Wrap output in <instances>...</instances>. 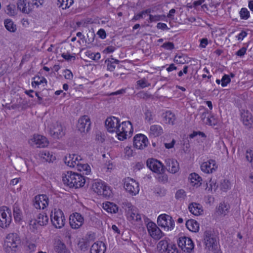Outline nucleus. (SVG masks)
I'll return each mask as SVG.
<instances>
[{"mask_svg": "<svg viewBox=\"0 0 253 253\" xmlns=\"http://www.w3.org/2000/svg\"><path fill=\"white\" fill-rule=\"evenodd\" d=\"M230 209L228 204L225 202L220 203L215 208V215L219 217H225L229 213Z\"/></svg>", "mask_w": 253, "mask_h": 253, "instance_id": "obj_21", "label": "nucleus"}, {"mask_svg": "<svg viewBox=\"0 0 253 253\" xmlns=\"http://www.w3.org/2000/svg\"><path fill=\"white\" fill-rule=\"evenodd\" d=\"M18 10L24 14H28L32 11L29 0H18L16 3Z\"/></svg>", "mask_w": 253, "mask_h": 253, "instance_id": "obj_23", "label": "nucleus"}, {"mask_svg": "<svg viewBox=\"0 0 253 253\" xmlns=\"http://www.w3.org/2000/svg\"><path fill=\"white\" fill-rule=\"evenodd\" d=\"M36 218L38 224L41 226L46 225L48 222V216L45 213H39Z\"/></svg>", "mask_w": 253, "mask_h": 253, "instance_id": "obj_41", "label": "nucleus"}, {"mask_svg": "<svg viewBox=\"0 0 253 253\" xmlns=\"http://www.w3.org/2000/svg\"><path fill=\"white\" fill-rule=\"evenodd\" d=\"M13 215L15 222H20L23 219V213L21 210L17 206L13 208Z\"/></svg>", "mask_w": 253, "mask_h": 253, "instance_id": "obj_42", "label": "nucleus"}, {"mask_svg": "<svg viewBox=\"0 0 253 253\" xmlns=\"http://www.w3.org/2000/svg\"><path fill=\"white\" fill-rule=\"evenodd\" d=\"M55 250L58 253H68V249L65 245L61 241H58L55 246Z\"/></svg>", "mask_w": 253, "mask_h": 253, "instance_id": "obj_45", "label": "nucleus"}, {"mask_svg": "<svg viewBox=\"0 0 253 253\" xmlns=\"http://www.w3.org/2000/svg\"><path fill=\"white\" fill-rule=\"evenodd\" d=\"M246 159L253 167V151L251 149H247L246 152Z\"/></svg>", "mask_w": 253, "mask_h": 253, "instance_id": "obj_51", "label": "nucleus"}, {"mask_svg": "<svg viewBox=\"0 0 253 253\" xmlns=\"http://www.w3.org/2000/svg\"><path fill=\"white\" fill-rule=\"evenodd\" d=\"M124 157L129 158L133 156V150L130 146H126L124 150Z\"/></svg>", "mask_w": 253, "mask_h": 253, "instance_id": "obj_52", "label": "nucleus"}, {"mask_svg": "<svg viewBox=\"0 0 253 253\" xmlns=\"http://www.w3.org/2000/svg\"><path fill=\"white\" fill-rule=\"evenodd\" d=\"M119 60L111 58L105 60V63L107 65V70L110 71H113L116 66V65L119 63Z\"/></svg>", "mask_w": 253, "mask_h": 253, "instance_id": "obj_40", "label": "nucleus"}, {"mask_svg": "<svg viewBox=\"0 0 253 253\" xmlns=\"http://www.w3.org/2000/svg\"><path fill=\"white\" fill-rule=\"evenodd\" d=\"M200 43L199 45V47L202 48H205L207 45L208 44V40L207 38H203L200 41Z\"/></svg>", "mask_w": 253, "mask_h": 253, "instance_id": "obj_60", "label": "nucleus"}, {"mask_svg": "<svg viewBox=\"0 0 253 253\" xmlns=\"http://www.w3.org/2000/svg\"><path fill=\"white\" fill-rule=\"evenodd\" d=\"M163 133L162 127L158 125H153L150 126L149 130V135L151 137H157Z\"/></svg>", "mask_w": 253, "mask_h": 253, "instance_id": "obj_31", "label": "nucleus"}, {"mask_svg": "<svg viewBox=\"0 0 253 253\" xmlns=\"http://www.w3.org/2000/svg\"><path fill=\"white\" fill-rule=\"evenodd\" d=\"M64 76L65 79L71 80L73 79V75L70 70L67 69L64 71Z\"/></svg>", "mask_w": 253, "mask_h": 253, "instance_id": "obj_58", "label": "nucleus"}, {"mask_svg": "<svg viewBox=\"0 0 253 253\" xmlns=\"http://www.w3.org/2000/svg\"><path fill=\"white\" fill-rule=\"evenodd\" d=\"M124 188L126 191L131 196L136 195L140 190L138 182L130 177L124 179Z\"/></svg>", "mask_w": 253, "mask_h": 253, "instance_id": "obj_10", "label": "nucleus"}, {"mask_svg": "<svg viewBox=\"0 0 253 253\" xmlns=\"http://www.w3.org/2000/svg\"><path fill=\"white\" fill-rule=\"evenodd\" d=\"M241 118L243 124L248 127H250L253 124V118L252 114L248 111H244L242 113Z\"/></svg>", "mask_w": 253, "mask_h": 253, "instance_id": "obj_32", "label": "nucleus"}, {"mask_svg": "<svg viewBox=\"0 0 253 253\" xmlns=\"http://www.w3.org/2000/svg\"><path fill=\"white\" fill-rule=\"evenodd\" d=\"M76 168L78 170L86 175L89 174L91 172V168L90 166L86 163H82L81 162H80Z\"/></svg>", "mask_w": 253, "mask_h": 253, "instance_id": "obj_39", "label": "nucleus"}, {"mask_svg": "<svg viewBox=\"0 0 253 253\" xmlns=\"http://www.w3.org/2000/svg\"><path fill=\"white\" fill-rule=\"evenodd\" d=\"M48 205V198L45 195H39L35 197L34 206L37 209H44Z\"/></svg>", "mask_w": 253, "mask_h": 253, "instance_id": "obj_22", "label": "nucleus"}, {"mask_svg": "<svg viewBox=\"0 0 253 253\" xmlns=\"http://www.w3.org/2000/svg\"><path fill=\"white\" fill-rule=\"evenodd\" d=\"M151 10L150 9L143 11L135 15L133 18V20L136 21L141 18H145L146 16H148V14H149Z\"/></svg>", "mask_w": 253, "mask_h": 253, "instance_id": "obj_47", "label": "nucleus"}, {"mask_svg": "<svg viewBox=\"0 0 253 253\" xmlns=\"http://www.w3.org/2000/svg\"><path fill=\"white\" fill-rule=\"evenodd\" d=\"M206 248L209 251H213L217 248V242L212 236L207 235L205 238Z\"/></svg>", "mask_w": 253, "mask_h": 253, "instance_id": "obj_28", "label": "nucleus"}, {"mask_svg": "<svg viewBox=\"0 0 253 253\" xmlns=\"http://www.w3.org/2000/svg\"><path fill=\"white\" fill-rule=\"evenodd\" d=\"M146 165L151 171L158 175H161V177H159L160 181L165 182L168 180L167 175L164 174V166L161 161L156 159L149 158L147 160Z\"/></svg>", "mask_w": 253, "mask_h": 253, "instance_id": "obj_3", "label": "nucleus"}, {"mask_svg": "<svg viewBox=\"0 0 253 253\" xmlns=\"http://www.w3.org/2000/svg\"><path fill=\"white\" fill-rule=\"evenodd\" d=\"M133 128L130 121H124L120 123L116 137L118 140L124 141L132 135Z\"/></svg>", "mask_w": 253, "mask_h": 253, "instance_id": "obj_4", "label": "nucleus"}, {"mask_svg": "<svg viewBox=\"0 0 253 253\" xmlns=\"http://www.w3.org/2000/svg\"><path fill=\"white\" fill-rule=\"evenodd\" d=\"M92 189L97 195L104 197H110L112 194L111 187L101 180H95L92 185Z\"/></svg>", "mask_w": 253, "mask_h": 253, "instance_id": "obj_5", "label": "nucleus"}, {"mask_svg": "<svg viewBox=\"0 0 253 253\" xmlns=\"http://www.w3.org/2000/svg\"><path fill=\"white\" fill-rule=\"evenodd\" d=\"M62 57L67 61L75 60L76 59L75 56L74 55H71L68 53H64L62 54Z\"/></svg>", "mask_w": 253, "mask_h": 253, "instance_id": "obj_56", "label": "nucleus"}, {"mask_svg": "<svg viewBox=\"0 0 253 253\" xmlns=\"http://www.w3.org/2000/svg\"><path fill=\"white\" fill-rule=\"evenodd\" d=\"M45 127L49 133L55 138H59L64 135L62 126L55 120H50L46 121Z\"/></svg>", "mask_w": 253, "mask_h": 253, "instance_id": "obj_7", "label": "nucleus"}, {"mask_svg": "<svg viewBox=\"0 0 253 253\" xmlns=\"http://www.w3.org/2000/svg\"><path fill=\"white\" fill-rule=\"evenodd\" d=\"M231 187V183L228 180L223 179L221 181L219 185V188L221 191L226 192L229 190Z\"/></svg>", "mask_w": 253, "mask_h": 253, "instance_id": "obj_44", "label": "nucleus"}, {"mask_svg": "<svg viewBox=\"0 0 253 253\" xmlns=\"http://www.w3.org/2000/svg\"><path fill=\"white\" fill-rule=\"evenodd\" d=\"M106 246L102 241L95 242L90 248V253H105Z\"/></svg>", "mask_w": 253, "mask_h": 253, "instance_id": "obj_29", "label": "nucleus"}, {"mask_svg": "<svg viewBox=\"0 0 253 253\" xmlns=\"http://www.w3.org/2000/svg\"><path fill=\"white\" fill-rule=\"evenodd\" d=\"M166 162L168 168V170L170 173H175L179 170V164L176 160L173 159H168L166 160Z\"/></svg>", "mask_w": 253, "mask_h": 253, "instance_id": "obj_25", "label": "nucleus"}, {"mask_svg": "<svg viewBox=\"0 0 253 253\" xmlns=\"http://www.w3.org/2000/svg\"><path fill=\"white\" fill-rule=\"evenodd\" d=\"M62 179L64 184L70 188H79L83 187L85 183L84 176L71 171L63 173Z\"/></svg>", "mask_w": 253, "mask_h": 253, "instance_id": "obj_1", "label": "nucleus"}, {"mask_svg": "<svg viewBox=\"0 0 253 253\" xmlns=\"http://www.w3.org/2000/svg\"><path fill=\"white\" fill-rule=\"evenodd\" d=\"M102 208L109 213H116L119 210V207L116 204L108 201L102 204Z\"/></svg>", "mask_w": 253, "mask_h": 253, "instance_id": "obj_30", "label": "nucleus"}, {"mask_svg": "<svg viewBox=\"0 0 253 253\" xmlns=\"http://www.w3.org/2000/svg\"><path fill=\"white\" fill-rule=\"evenodd\" d=\"M163 121L167 124L173 125L176 120L175 115L170 111H167L163 114Z\"/></svg>", "mask_w": 253, "mask_h": 253, "instance_id": "obj_34", "label": "nucleus"}, {"mask_svg": "<svg viewBox=\"0 0 253 253\" xmlns=\"http://www.w3.org/2000/svg\"><path fill=\"white\" fill-rule=\"evenodd\" d=\"M38 155L43 162L52 163L56 160L54 154L48 150H42L40 151Z\"/></svg>", "mask_w": 253, "mask_h": 253, "instance_id": "obj_24", "label": "nucleus"}, {"mask_svg": "<svg viewBox=\"0 0 253 253\" xmlns=\"http://www.w3.org/2000/svg\"><path fill=\"white\" fill-rule=\"evenodd\" d=\"M178 245L184 252L190 253L194 248L192 240L189 237L182 236L179 238Z\"/></svg>", "mask_w": 253, "mask_h": 253, "instance_id": "obj_16", "label": "nucleus"}, {"mask_svg": "<svg viewBox=\"0 0 253 253\" xmlns=\"http://www.w3.org/2000/svg\"><path fill=\"white\" fill-rule=\"evenodd\" d=\"M146 228L149 235L154 240H159L165 235L157 224L153 221H149L147 223Z\"/></svg>", "mask_w": 253, "mask_h": 253, "instance_id": "obj_14", "label": "nucleus"}, {"mask_svg": "<svg viewBox=\"0 0 253 253\" xmlns=\"http://www.w3.org/2000/svg\"><path fill=\"white\" fill-rule=\"evenodd\" d=\"M32 4L38 7L42 5L44 2V0H31Z\"/></svg>", "mask_w": 253, "mask_h": 253, "instance_id": "obj_62", "label": "nucleus"}, {"mask_svg": "<svg viewBox=\"0 0 253 253\" xmlns=\"http://www.w3.org/2000/svg\"><path fill=\"white\" fill-rule=\"evenodd\" d=\"M157 28L158 29H161L162 30H169V28L168 27V26L165 23H158L157 25Z\"/></svg>", "mask_w": 253, "mask_h": 253, "instance_id": "obj_61", "label": "nucleus"}, {"mask_svg": "<svg viewBox=\"0 0 253 253\" xmlns=\"http://www.w3.org/2000/svg\"><path fill=\"white\" fill-rule=\"evenodd\" d=\"M221 86L222 87H225L228 84H229L231 82V79L229 77V76L227 75H224L221 80Z\"/></svg>", "mask_w": 253, "mask_h": 253, "instance_id": "obj_54", "label": "nucleus"}, {"mask_svg": "<svg viewBox=\"0 0 253 253\" xmlns=\"http://www.w3.org/2000/svg\"><path fill=\"white\" fill-rule=\"evenodd\" d=\"M162 47L167 50H171L174 48V46L172 42H167L164 43L163 44Z\"/></svg>", "mask_w": 253, "mask_h": 253, "instance_id": "obj_59", "label": "nucleus"}, {"mask_svg": "<svg viewBox=\"0 0 253 253\" xmlns=\"http://www.w3.org/2000/svg\"><path fill=\"white\" fill-rule=\"evenodd\" d=\"M40 225L38 224L37 218L32 219L30 222V227L33 230L37 229Z\"/></svg>", "mask_w": 253, "mask_h": 253, "instance_id": "obj_57", "label": "nucleus"}, {"mask_svg": "<svg viewBox=\"0 0 253 253\" xmlns=\"http://www.w3.org/2000/svg\"><path fill=\"white\" fill-rule=\"evenodd\" d=\"M90 124V120L89 117L84 115L79 118L77 127L81 132L85 133L89 130Z\"/></svg>", "mask_w": 253, "mask_h": 253, "instance_id": "obj_19", "label": "nucleus"}, {"mask_svg": "<svg viewBox=\"0 0 253 253\" xmlns=\"http://www.w3.org/2000/svg\"><path fill=\"white\" fill-rule=\"evenodd\" d=\"M149 19L150 22H157L161 20H165L166 16L165 15H152L148 14Z\"/></svg>", "mask_w": 253, "mask_h": 253, "instance_id": "obj_46", "label": "nucleus"}, {"mask_svg": "<svg viewBox=\"0 0 253 253\" xmlns=\"http://www.w3.org/2000/svg\"><path fill=\"white\" fill-rule=\"evenodd\" d=\"M186 228L191 232L196 233L200 229L199 223L194 219H189L186 222Z\"/></svg>", "mask_w": 253, "mask_h": 253, "instance_id": "obj_35", "label": "nucleus"}, {"mask_svg": "<svg viewBox=\"0 0 253 253\" xmlns=\"http://www.w3.org/2000/svg\"><path fill=\"white\" fill-rule=\"evenodd\" d=\"M200 167L204 173H212L216 171L218 166L214 160L211 159L203 162Z\"/></svg>", "mask_w": 253, "mask_h": 253, "instance_id": "obj_20", "label": "nucleus"}, {"mask_svg": "<svg viewBox=\"0 0 253 253\" xmlns=\"http://www.w3.org/2000/svg\"><path fill=\"white\" fill-rule=\"evenodd\" d=\"M217 188L216 181L214 179H211L206 183L205 190L209 193H213Z\"/></svg>", "mask_w": 253, "mask_h": 253, "instance_id": "obj_37", "label": "nucleus"}, {"mask_svg": "<svg viewBox=\"0 0 253 253\" xmlns=\"http://www.w3.org/2000/svg\"><path fill=\"white\" fill-rule=\"evenodd\" d=\"M5 13L10 17L16 16L18 12L17 7L13 3H9L4 8Z\"/></svg>", "mask_w": 253, "mask_h": 253, "instance_id": "obj_36", "label": "nucleus"}, {"mask_svg": "<svg viewBox=\"0 0 253 253\" xmlns=\"http://www.w3.org/2000/svg\"><path fill=\"white\" fill-rule=\"evenodd\" d=\"M188 210L190 212L195 216L201 215L204 213L202 206L197 203H192L189 205Z\"/></svg>", "mask_w": 253, "mask_h": 253, "instance_id": "obj_26", "label": "nucleus"}, {"mask_svg": "<svg viewBox=\"0 0 253 253\" xmlns=\"http://www.w3.org/2000/svg\"><path fill=\"white\" fill-rule=\"evenodd\" d=\"M12 213L11 210L6 207L0 208V227L2 228H7L12 221Z\"/></svg>", "mask_w": 253, "mask_h": 253, "instance_id": "obj_12", "label": "nucleus"}, {"mask_svg": "<svg viewBox=\"0 0 253 253\" xmlns=\"http://www.w3.org/2000/svg\"><path fill=\"white\" fill-rule=\"evenodd\" d=\"M31 84L34 88H44L47 85V81L43 77L37 76L32 79Z\"/></svg>", "mask_w": 253, "mask_h": 253, "instance_id": "obj_27", "label": "nucleus"}, {"mask_svg": "<svg viewBox=\"0 0 253 253\" xmlns=\"http://www.w3.org/2000/svg\"><path fill=\"white\" fill-rule=\"evenodd\" d=\"M86 55L89 58L94 60H98L101 58V55L99 52L93 53L90 51H87L86 52Z\"/></svg>", "mask_w": 253, "mask_h": 253, "instance_id": "obj_53", "label": "nucleus"}, {"mask_svg": "<svg viewBox=\"0 0 253 253\" xmlns=\"http://www.w3.org/2000/svg\"><path fill=\"white\" fill-rule=\"evenodd\" d=\"M157 248L161 252L166 251L168 248V242L166 240H161L159 242L157 245Z\"/></svg>", "mask_w": 253, "mask_h": 253, "instance_id": "obj_48", "label": "nucleus"}, {"mask_svg": "<svg viewBox=\"0 0 253 253\" xmlns=\"http://www.w3.org/2000/svg\"><path fill=\"white\" fill-rule=\"evenodd\" d=\"M50 219L53 225L56 228H61L65 225V217L60 209H54L51 211Z\"/></svg>", "mask_w": 253, "mask_h": 253, "instance_id": "obj_9", "label": "nucleus"}, {"mask_svg": "<svg viewBox=\"0 0 253 253\" xmlns=\"http://www.w3.org/2000/svg\"><path fill=\"white\" fill-rule=\"evenodd\" d=\"M190 184L196 187H199L202 184V178L198 174L192 173L189 176Z\"/></svg>", "mask_w": 253, "mask_h": 253, "instance_id": "obj_33", "label": "nucleus"}, {"mask_svg": "<svg viewBox=\"0 0 253 253\" xmlns=\"http://www.w3.org/2000/svg\"><path fill=\"white\" fill-rule=\"evenodd\" d=\"M149 140L146 135L137 133L133 138V146L136 150H145L149 145Z\"/></svg>", "mask_w": 253, "mask_h": 253, "instance_id": "obj_13", "label": "nucleus"}, {"mask_svg": "<svg viewBox=\"0 0 253 253\" xmlns=\"http://www.w3.org/2000/svg\"><path fill=\"white\" fill-rule=\"evenodd\" d=\"M21 240L16 233L8 234L4 241L3 249L6 253H15L19 249Z\"/></svg>", "mask_w": 253, "mask_h": 253, "instance_id": "obj_2", "label": "nucleus"}, {"mask_svg": "<svg viewBox=\"0 0 253 253\" xmlns=\"http://www.w3.org/2000/svg\"><path fill=\"white\" fill-rule=\"evenodd\" d=\"M82 159V157L77 154H68L65 156L64 162L65 165L70 168H77Z\"/></svg>", "mask_w": 253, "mask_h": 253, "instance_id": "obj_17", "label": "nucleus"}, {"mask_svg": "<svg viewBox=\"0 0 253 253\" xmlns=\"http://www.w3.org/2000/svg\"><path fill=\"white\" fill-rule=\"evenodd\" d=\"M97 35L102 39H104L106 37L105 31L103 29H99L97 33Z\"/></svg>", "mask_w": 253, "mask_h": 253, "instance_id": "obj_64", "label": "nucleus"}, {"mask_svg": "<svg viewBox=\"0 0 253 253\" xmlns=\"http://www.w3.org/2000/svg\"><path fill=\"white\" fill-rule=\"evenodd\" d=\"M123 205L126 217L129 221L132 222H141V215L135 206L128 202L124 203Z\"/></svg>", "mask_w": 253, "mask_h": 253, "instance_id": "obj_6", "label": "nucleus"}, {"mask_svg": "<svg viewBox=\"0 0 253 253\" xmlns=\"http://www.w3.org/2000/svg\"><path fill=\"white\" fill-rule=\"evenodd\" d=\"M239 14L241 19L243 20H247L250 16V12L246 8H242Z\"/></svg>", "mask_w": 253, "mask_h": 253, "instance_id": "obj_49", "label": "nucleus"}, {"mask_svg": "<svg viewBox=\"0 0 253 253\" xmlns=\"http://www.w3.org/2000/svg\"><path fill=\"white\" fill-rule=\"evenodd\" d=\"M157 222L165 231H170L175 227V222L172 217L166 213L160 214L157 217Z\"/></svg>", "mask_w": 253, "mask_h": 253, "instance_id": "obj_8", "label": "nucleus"}, {"mask_svg": "<svg viewBox=\"0 0 253 253\" xmlns=\"http://www.w3.org/2000/svg\"><path fill=\"white\" fill-rule=\"evenodd\" d=\"M74 3V0H57V4L63 9L69 8Z\"/></svg>", "mask_w": 253, "mask_h": 253, "instance_id": "obj_43", "label": "nucleus"}, {"mask_svg": "<svg viewBox=\"0 0 253 253\" xmlns=\"http://www.w3.org/2000/svg\"><path fill=\"white\" fill-rule=\"evenodd\" d=\"M69 224L71 228L79 229L84 223V217L79 212H73L69 216Z\"/></svg>", "mask_w": 253, "mask_h": 253, "instance_id": "obj_15", "label": "nucleus"}, {"mask_svg": "<svg viewBox=\"0 0 253 253\" xmlns=\"http://www.w3.org/2000/svg\"><path fill=\"white\" fill-rule=\"evenodd\" d=\"M186 197L185 191L183 189L177 190L175 194V198L179 201L184 200Z\"/></svg>", "mask_w": 253, "mask_h": 253, "instance_id": "obj_50", "label": "nucleus"}, {"mask_svg": "<svg viewBox=\"0 0 253 253\" xmlns=\"http://www.w3.org/2000/svg\"><path fill=\"white\" fill-rule=\"evenodd\" d=\"M247 36V33L245 31H242L240 34H239L236 38L239 41H242Z\"/></svg>", "mask_w": 253, "mask_h": 253, "instance_id": "obj_63", "label": "nucleus"}, {"mask_svg": "<svg viewBox=\"0 0 253 253\" xmlns=\"http://www.w3.org/2000/svg\"><path fill=\"white\" fill-rule=\"evenodd\" d=\"M28 143L31 146L37 148H45L48 147L49 142L44 135L34 134L29 139Z\"/></svg>", "mask_w": 253, "mask_h": 253, "instance_id": "obj_11", "label": "nucleus"}, {"mask_svg": "<svg viewBox=\"0 0 253 253\" xmlns=\"http://www.w3.org/2000/svg\"><path fill=\"white\" fill-rule=\"evenodd\" d=\"M137 85L141 88L149 86L150 84L145 79H141L137 82Z\"/></svg>", "mask_w": 253, "mask_h": 253, "instance_id": "obj_55", "label": "nucleus"}, {"mask_svg": "<svg viewBox=\"0 0 253 253\" xmlns=\"http://www.w3.org/2000/svg\"><path fill=\"white\" fill-rule=\"evenodd\" d=\"M120 120L115 117H110L105 121V126L107 130L111 133L116 132L117 133L119 128Z\"/></svg>", "mask_w": 253, "mask_h": 253, "instance_id": "obj_18", "label": "nucleus"}, {"mask_svg": "<svg viewBox=\"0 0 253 253\" xmlns=\"http://www.w3.org/2000/svg\"><path fill=\"white\" fill-rule=\"evenodd\" d=\"M4 25L6 29L10 32L14 33L17 30L16 25L10 19L7 18L5 19Z\"/></svg>", "mask_w": 253, "mask_h": 253, "instance_id": "obj_38", "label": "nucleus"}]
</instances>
